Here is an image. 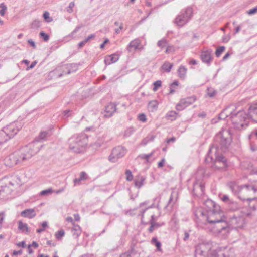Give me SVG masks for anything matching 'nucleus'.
I'll return each mask as SVG.
<instances>
[{"label": "nucleus", "instance_id": "nucleus-1", "mask_svg": "<svg viewBox=\"0 0 257 257\" xmlns=\"http://www.w3.org/2000/svg\"><path fill=\"white\" fill-rule=\"evenodd\" d=\"M237 116L240 117V121H244L248 116L255 122L257 123V104H254L250 106L248 110V115L243 111H240L237 114Z\"/></svg>", "mask_w": 257, "mask_h": 257}, {"label": "nucleus", "instance_id": "nucleus-2", "mask_svg": "<svg viewBox=\"0 0 257 257\" xmlns=\"http://www.w3.org/2000/svg\"><path fill=\"white\" fill-rule=\"evenodd\" d=\"M257 190L253 187H245L242 188L239 192L240 197L244 200H252L255 199L256 197L255 193Z\"/></svg>", "mask_w": 257, "mask_h": 257}, {"label": "nucleus", "instance_id": "nucleus-3", "mask_svg": "<svg viewBox=\"0 0 257 257\" xmlns=\"http://www.w3.org/2000/svg\"><path fill=\"white\" fill-rule=\"evenodd\" d=\"M222 214L220 212L211 211L209 212L207 220L209 223H215L222 221Z\"/></svg>", "mask_w": 257, "mask_h": 257}, {"label": "nucleus", "instance_id": "nucleus-4", "mask_svg": "<svg viewBox=\"0 0 257 257\" xmlns=\"http://www.w3.org/2000/svg\"><path fill=\"white\" fill-rule=\"evenodd\" d=\"M215 167L218 169L225 170L228 166L226 159L222 156H218L214 163Z\"/></svg>", "mask_w": 257, "mask_h": 257}, {"label": "nucleus", "instance_id": "nucleus-5", "mask_svg": "<svg viewBox=\"0 0 257 257\" xmlns=\"http://www.w3.org/2000/svg\"><path fill=\"white\" fill-rule=\"evenodd\" d=\"M10 139L13 137L18 132L19 128L15 123H11L3 128Z\"/></svg>", "mask_w": 257, "mask_h": 257}, {"label": "nucleus", "instance_id": "nucleus-6", "mask_svg": "<svg viewBox=\"0 0 257 257\" xmlns=\"http://www.w3.org/2000/svg\"><path fill=\"white\" fill-rule=\"evenodd\" d=\"M26 158L24 155L20 153H15L10 156V160L12 165L23 161Z\"/></svg>", "mask_w": 257, "mask_h": 257}, {"label": "nucleus", "instance_id": "nucleus-7", "mask_svg": "<svg viewBox=\"0 0 257 257\" xmlns=\"http://www.w3.org/2000/svg\"><path fill=\"white\" fill-rule=\"evenodd\" d=\"M18 228L22 233L28 234L30 233V228L28 225L24 223L22 220H19L18 222Z\"/></svg>", "mask_w": 257, "mask_h": 257}, {"label": "nucleus", "instance_id": "nucleus-8", "mask_svg": "<svg viewBox=\"0 0 257 257\" xmlns=\"http://www.w3.org/2000/svg\"><path fill=\"white\" fill-rule=\"evenodd\" d=\"M118 55L115 54L107 55L105 57L104 62L106 65H110L117 61Z\"/></svg>", "mask_w": 257, "mask_h": 257}, {"label": "nucleus", "instance_id": "nucleus-9", "mask_svg": "<svg viewBox=\"0 0 257 257\" xmlns=\"http://www.w3.org/2000/svg\"><path fill=\"white\" fill-rule=\"evenodd\" d=\"M22 216L29 219L35 217L36 215L35 211L33 209H26L21 213Z\"/></svg>", "mask_w": 257, "mask_h": 257}, {"label": "nucleus", "instance_id": "nucleus-10", "mask_svg": "<svg viewBox=\"0 0 257 257\" xmlns=\"http://www.w3.org/2000/svg\"><path fill=\"white\" fill-rule=\"evenodd\" d=\"M130 50L131 49H140L142 48L141 45V41L139 39H136L131 42L129 45Z\"/></svg>", "mask_w": 257, "mask_h": 257}, {"label": "nucleus", "instance_id": "nucleus-11", "mask_svg": "<svg viewBox=\"0 0 257 257\" xmlns=\"http://www.w3.org/2000/svg\"><path fill=\"white\" fill-rule=\"evenodd\" d=\"M125 153V150L121 147H117L115 148L113 151L112 155L114 157L120 158L122 157Z\"/></svg>", "mask_w": 257, "mask_h": 257}, {"label": "nucleus", "instance_id": "nucleus-12", "mask_svg": "<svg viewBox=\"0 0 257 257\" xmlns=\"http://www.w3.org/2000/svg\"><path fill=\"white\" fill-rule=\"evenodd\" d=\"M187 21V18H186L185 16L182 14L178 16L176 19V23L179 26L184 25Z\"/></svg>", "mask_w": 257, "mask_h": 257}, {"label": "nucleus", "instance_id": "nucleus-13", "mask_svg": "<svg viewBox=\"0 0 257 257\" xmlns=\"http://www.w3.org/2000/svg\"><path fill=\"white\" fill-rule=\"evenodd\" d=\"M201 59L202 61L206 63H209L211 60V52L209 51H204L202 53Z\"/></svg>", "mask_w": 257, "mask_h": 257}, {"label": "nucleus", "instance_id": "nucleus-14", "mask_svg": "<svg viewBox=\"0 0 257 257\" xmlns=\"http://www.w3.org/2000/svg\"><path fill=\"white\" fill-rule=\"evenodd\" d=\"M10 139V137L5 132L4 128L0 131V143H3Z\"/></svg>", "mask_w": 257, "mask_h": 257}, {"label": "nucleus", "instance_id": "nucleus-15", "mask_svg": "<svg viewBox=\"0 0 257 257\" xmlns=\"http://www.w3.org/2000/svg\"><path fill=\"white\" fill-rule=\"evenodd\" d=\"M173 67V64L166 62H165L161 67V69L164 72H169L171 71Z\"/></svg>", "mask_w": 257, "mask_h": 257}, {"label": "nucleus", "instance_id": "nucleus-16", "mask_svg": "<svg viewBox=\"0 0 257 257\" xmlns=\"http://www.w3.org/2000/svg\"><path fill=\"white\" fill-rule=\"evenodd\" d=\"M187 68H186L184 66H180L178 70V75L180 78H184L187 73Z\"/></svg>", "mask_w": 257, "mask_h": 257}, {"label": "nucleus", "instance_id": "nucleus-17", "mask_svg": "<svg viewBox=\"0 0 257 257\" xmlns=\"http://www.w3.org/2000/svg\"><path fill=\"white\" fill-rule=\"evenodd\" d=\"M177 113L176 112L174 111H169L166 115V117L168 119H170L171 120H175L176 118Z\"/></svg>", "mask_w": 257, "mask_h": 257}, {"label": "nucleus", "instance_id": "nucleus-18", "mask_svg": "<svg viewBox=\"0 0 257 257\" xmlns=\"http://www.w3.org/2000/svg\"><path fill=\"white\" fill-rule=\"evenodd\" d=\"M192 13H193L192 9L189 8H187L186 10L185 13H183L182 15H184L185 16V17L186 18H187V20H188L192 16Z\"/></svg>", "mask_w": 257, "mask_h": 257}, {"label": "nucleus", "instance_id": "nucleus-19", "mask_svg": "<svg viewBox=\"0 0 257 257\" xmlns=\"http://www.w3.org/2000/svg\"><path fill=\"white\" fill-rule=\"evenodd\" d=\"M179 83L177 81H174L170 85V94H173L175 91V87L178 86Z\"/></svg>", "mask_w": 257, "mask_h": 257}, {"label": "nucleus", "instance_id": "nucleus-20", "mask_svg": "<svg viewBox=\"0 0 257 257\" xmlns=\"http://www.w3.org/2000/svg\"><path fill=\"white\" fill-rule=\"evenodd\" d=\"M152 242L154 244L158 251H161V244L159 241H158L156 238H153L152 239Z\"/></svg>", "mask_w": 257, "mask_h": 257}, {"label": "nucleus", "instance_id": "nucleus-21", "mask_svg": "<svg viewBox=\"0 0 257 257\" xmlns=\"http://www.w3.org/2000/svg\"><path fill=\"white\" fill-rule=\"evenodd\" d=\"M187 99L188 101H186L185 100H182L181 101V104H185L187 103L188 104H191L193 102H194L196 100V97L195 96H192L191 97L188 98Z\"/></svg>", "mask_w": 257, "mask_h": 257}, {"label": "nucleus", "instance_id": "nucleus-22", "mask_svg": "<svg viewBox=\"0 0 257 257\" xmlns=\"http://www.w3.org/2000/svg\"><path fill=\"white\" fill-rule=\"evenodd\" d=\"M153 86H154V87H153V90L155 92L156 91L158 88H159L160 87H161L162 86V82L161 80H157L156 81H155L154 83H153Z\"/></svg>", "mask_w": 257, "mask_h": 257}, {"label": "nucleus", "instance_id": "nucleus-23", "mask_svg": "<svg viewBox=\"0 0 257 257\" xmlns=\"http://www.w3.org/2000/svg\"><path fill=\"white\" fill-rule=\"evenodd\" d=\"M43 18L45 21L47 22H51L52 21V19L50 17V14L48 12L45 11L43 14Z\"/></svg>", "mask_w": 257, "mask_h": 257}, {"label": "nucleus", "instance_id": "nucleus-24", "mask_svg": "<svg viewBox=\"0 0 257 257\" xmlns=\"http://www.w3.org/2000/svg\"><path fill=\"white\" fill-rule=\"evenodd\" d=\"M65 235V232L63 230H60L56 232L55 234V236L56 238L59 239H61Z\"/></svg>", "mask_w": 257, "mask_h": 257}, {"label": "nucleus", "instance_id": "nucleus-25", "mask_svg": "<svg viewBox=\"0 0 257 257\" xmlns=\"http://www.w3.org/2000/svg\"><path fill=\"white\" fill-rule=\"evenodd\" d=\"M42 228H39L37 230V233H41L42 231H45L46 228L48 227L47 223L46 222H43L41 224Z\"/></svg>", "mask_w": 257, "mask_h": 257}, {"label": "nucleus", "instance_id": "nucleus-26", "mask_svg": "<svg viewBox=\"0 0 257 257\" xmlns=\"http://www.w3.org/2000/svg\"><path fill=\"white\" fill-rule=\"evenodd\" d=\"M86 179H87V175H86V173L84 172H82L80 173V179H75L74 180V182H75V183H76L77 182H79L80 180H86Z\"/></svg>", "mask_w": 257, "mask_h": 257}, {"label": "nucleus", "instance_id": "nucleus-27", "mask_svg": "<svg viewBox=\"0 0 257 257\" xmlns=\"http://www.w3.org/2000/svg\"><path fill=\"white\" fill-rule=\"evenodd\" d=\"M225 47L224 46H220L218 47L215 52V54L217 57L220 56L221 53L224 51Z\"/></svg>", "mask_w": 257, "mask_h": 257}, {"label": "nucleus", "instance_id": "nucleus-28", "mask_svg": "<svg viewBox=\"0 0 257 257\" xmlns=\"http://www.w3.org/2000/svg\"><path fill=\"white\" fill-rule=\"evenodd\" d=\"M0 15L2 16H4L7 10V7L3 4L0 5Z\"/></svg>", "mask_w": 257, "mask_h": 257}, {"label": "nucleus", "instance_id": "nucleus-29", "mask_svg": "<svg viewBox=\"0 0 257 257\" xmlns=\"http://www.w3.org/2000/svg\"><path fill=\"white\" fill-rule=\"evenodd\" d=\"M125 174L126 176V180L128 181H131L133 179V176L132 174V172L130 170H126L125 172Z\"/></svg>", "mask_w": 257, "mask_h": 257}, {"label": "nucleus", "instance_id": "nucleus-30", "mask_svg": "<svg viewBox=\"0 0 257 257\" xmlns=\"http://www.w3.org/2000/svg\"><path fill=\"white\" fill-rule=\"evenodd\" d=\"M40 35L45 41H47L49 39V36L44 32H41Z\"/></svg>", "mask_w": 257, "mask_h": 257}, {"label": "nucleus", "instance_id": "nucleus-31", "mask_svg": "<svg viewBox=\"0 0 257 257\" xmlns=\"http://www.w3.org/2000/svg\"><path fill=\"white\" fill-rule=\"evenodd\" d=\"M209 257H224L223 253L221 251L218 252H213Z\"/></svg>", "mask_w": 257, "mask_h": 257}, {"label": "nucleus", "instance_id": "nucleus-32", "mask_svg": "<svg viewBox=\"0 0 257 257\" xmlns=\"http://www.w3.org/2000/svg\"><path fill=\"white\" fill-rule=\"evenodd\" d=\"M53 192H54V191L52 189H48L41 191L40 194L41 195H46L52 193Z\"/></svg>", "mask_w": 257, "mask_h": 257}, {"label": "nucleus", "instance_id": "nucleus-33", "mask_svg": "<svg viewBox=\"0 0 257 257\" xmlns=\"http://www.w3.org/2000/svg\"><path fill=\"white\" fill-rule=\"evenodd\" d=\"M158 45L159 47L163 48L166 46L167 42L165 40H162L158 42Z\"/></svg>", "mask_w": 257, "mask_h": 257}, {"label": "nucleus", "instance_id": "nucleus-34", "mask_svg": "<svg viewBox=\"0 0 257 257\" xmlns=\"http://www.w3.org/2000/svg\"><path fill=\"white\" fill-rule=\"evenodd\" d=\"M139 119L142 121L145 122L147 120L146 116L144 113L140 114L138 116Z\"/></svg>", "mask_w": 257, "mask_h": 257}, {"label": "nucleus", "instance_id": "nucleus-35", "mask_svg": "<svg viewBox=\"0 0 257 257\" xmlns=\"http://www.w3.org/2000/svg\"><path fill=\"white\" fill-rule=\"evenodd\" d=\"M73 230L76 231V234L77 236H79L81 234V230L80 227L79 226H75L73 228Z\"/></svg>", "mask_w": 257, "mask_h": 257}, {"label": "nucleus", "instance_id": "nucleus-36", "mask_svg": "<svg viewBox=\"0 0 257 257\" xmlns=\"http://www.w3.org/2000/svg\"><path fill=\"white\" fill-rule=\"evenodd\" d=\"M216 92L214 90L208 89L207 95L209 97H212L215 95Z\"/></svg>", "mask_w": 257, "mask_h": 257}, {"label": "nucleus", "instance_id": "nucleus-37", "mask_svg": "<svg viewBox=\"0 0 257 257\" xmlns=\"http://www.w3.org/2000/svg\"><path fill=\"white\" fill-rule=\"evenodd\" d=\"M47 136V133L46 132H41L39 135V138L41 139H44Z\"/></svg>", "mask_w": 257, "mask_h": 257}, {"label": "nucleus", "instance_id": "nucleus-38", "mask_svg": "<svg viewBox=\"0 0 257 257\" xmlns=\"http://www.w3.org/2000/svg\"><path fill=\"white\" fill-rule=\"evenodd\" d=\"M39 246L38 244L35 242L33 241L31 244L29 245L28 246V249L30 248L31 247H34V248H37Z\"/></svg>", "mask_w": 257, "mask_h": 257}, {"label": "nucleus", "instance_id": "nucleus-39", "mask_svg": "<svg viewBox=\"0 0 257 257\" xmlns=\"http://www.w3.org/2000/svg\"><path fill=\"white\" fill-rule=\"evenodd\" d=\"M5 214L4 213H0V228L1 227V225L4 220Z\"/></svg>", "mask_w": 257, "mask_h": 257}, {"label": "nucleus", "instance_id": "nucleus-40", "mask_svg": "<svg viewBox=\"0 0 257 257\" xmlns=\"http://www.w3.org/2000/svg\"><path fill=\"white\" fill-rule=\"evenodd\" d=\"M149 105L153 108H156L157 106V102L156 101H152L149 103Z\"/></svg>", "mask_w": 257, "mask_h": 257}, {"label": "nucleus", "instance_id": "nucleus-41", "mask_svg": "<svg viewBox=\"0 0 257 257\" xmlns=\"http://www.w3.org/2000/svg\"><path fill=\"white\" fill-rule=\"evenodd\" d=\"M257 12V8H254L253 9H250L248 12V14L249 15H252L255 13Z\"/></svg>", "mask_w": 257, "mask_h": 257}, {"label": "nucleus", "instance_id": "nucleus-42", "mask_svg": "<svg viewBox=\"0 0 257 257\" xmlns=\"http://www.w3.org/2000/svg\"><path fill=\"white\" fill-rule=\"evenodd\" d=\"M174 51V48L173 47L168 46L166 50V53H169L170 52Z\"/></svg>", "mask_w": 257, "mask_h": 257}, {"label": "nucleus", "instance_id": "nucleus-43", "mask_svg": "<svg viewBox=\"0 0 257 257\" xmlns=\"http://www.w3.org/2000/svg\"><path fill=\"white\" fill-rule=\"evenodd\" d=\"M221 199L224 202H227L229 200V197L227 195H223L221 197Z\"/></svg>", "mask_w": 257, "mask_h": 257}, {"label": "nucleus", "instance_id": "nucleus-44", "mask_svg": "<svg viewBox=\"0 0 257 257\" xmlns=\"http://www.w3.org/2000/svg\"><path fill=\"white\" fill-rule=\"evenodd\" d=\"M165 159H162L161 160V161H160L159 163H158V167H162L164 166V164H165Z\"/></svg>", "mask_w": 257, "mask_h": 257}, {"label": "nucleus", "instance_id": "nucleus-45", "mask_svg": "<svg viewBox=\"0 0 257 257\" xmlns=\"http://www.w3.org/2000/svg\"><path fill=\"white\" fill-rule=\"evenodd\" d=\"M17 246L18 247H22L24 248L26 247L25 242L24 241L20 242L17 244Z\"/></svg>", "mask_w": 257, "mask_h": 257}, {"label": "nucleus", "instance_id": "nucleus-46", "mask_svg": "<svg viewBox=\"0 0 257 257\" xmlns=\"http://www.w3.org/2000/svg\"><path fill=\"white\" fill-rule=\"evenodd\" d=\"M108 42H109L108 39H106V40L104 41V42H103V43L100 45V48H101V49H103V48H104V47H105V44H107V43H108Z\"/></svg>", "mask_w": 257, "mask_h": 257}, {"label": "nucleus", "instance_id": "nucleus-47", "mask_svg": "<svg viewBox=\"0 0 257 257\" xmlns=\"http://www.w3.org/2000/svg\"><path fill=\"white\" fill-rule=\"evenodd\" d=\"M22 250H19V251H14L13 252V255H19V254H22Z\"/></svg>", "mask_w": 257, "mask_h": 257}, {"label": "nucleus", "instance_id": "nucleus-48", "mask_svg": "<svg viewBox=\"0 0 257 257\" xmlns=\"http://www.w3.org/2000/svg\"><path fill=\"white\" fill-rule=\"evenodd\" d=\"M95 37V35L94 34H91L89 35L86 39H85L86 41L88 42L89 40L93 39Z\"/></svg>", "mask_w": 257, "mask_h": 257}, {"label": "nucleus", "instance_id": "nucleus-49", "mask_svg": "<svg viewBox=\"0 0 257 257\" xmlns=\"http://www.w3.org/2000/svg\"><path fill=\"white\" fill-rule=\"evenodd\" d=\"M28 42L33 47H35V44L33 41H32V40H29Z\"/></svg>", "mask_w": 257, "mask_h": 257}, {"label": "nucleus", "instance_id": "nucleus-50", "mask_svg": "<svg viewBox=\"0 0 257 257\" xmlns=\"http://www.w3.org/2000/svg\"><path fill=\"white\" fill-rule=\"evenodd\" d=\"M189 64L191 65H195L197 64V61L195 60L192 59L189 61Z\"/></svg>", "mask_w": 257, "mask_h": 257}, {"label": "nucleus", "instance_id": "nucleus-51", "mask_svg": "<svg viewBox=\"0 0 257 257\" xmlns=\"http://www.w3.org/2000/svg\"><path fill=\"white\" fill-rule=\"evenodd\" d=\"M86 42L87 41H86L85 39L83 41L80 42L79 43V47H82V46H83Z\"/></svg>", "mask_w": 257, "mask_h": 257}, {"label": "nucleus", "instance_id": "nucleus-52", "mask_svg": "<svg viewBox=\"0 0 257 257\" xmlns=\"http://www.w3.org/2000/svg\"><path fill=\"white\" fill-rule=\"evenodd\" d=\"M135 185L136 186L138 187H140L141 186V185H142V181L140 182H138V181H136L135 182Z\"/></svg>", "mask_w": 257, "mask_h": 257}, {"label": "nucleus", "instance_id": "nucleus-53", "mask_svg": "<svg viewBox=\"0 0 257 257\" xmlns=\"http://www.w3.org/2000/svg\"><path fill=\"white\" fill-rule=\"evenodd\" d=\"M154 229V225H152L151 226V227H150V228L149 229V230L150 232H152L153 231Z\"/></svg>", "mask_w": 257, "mask_h": 257}, {"label": "nucleus", "instance_id": "nucleus-54", "mask_svg": "<svg viewBox=\"0 0 257 257\" xmlns=\"http://www.w3.org/2000/svg\"><path fill=\"white\" fill-rule=\"evenodd\" d=\"M37 257H49L48 255H45L44 254L41 253L39 254L37 256Z\"/></svg>", "mask_w": 257, "mask_h": 257}, {"label": "nucleus", "instance_id": "nucleus-55", "mask_svg": "<svg viewBox=\"0 0 257 257\" xmlns=\"http://www.w3.org/2000/svg\"><path fill=\"white\" fill-rule=\"evenodd\" d=\"M175 140V138H170V139H169L168 140H167V143H169V142H173Z\"/></svg>", "mask_w": 257, "mask_h": 257}, {"label": "nucleus", "instance_id": "nucleus-56", "mask_svg": "<svg viewBox=\"0 0 257 257\" xmlns=\"http://www.w3.org/2000/svg\"><path fill=\"white\" fill-rule=\"evenodd\" d=\"M66 220H67V221H68V222H72V221H73V219H72V217H67V218H66Z\"/></svg>", "mask_w": 257, "mask_h": 257}, {"label": "nucleus", "instance_id": "nucleus-57", "mask_svg": "<svg viewBox=\"0 0 257 257\" xmlns=\"http://www.w3.org/2000/svg\"><path fill=\"white\" fill-rule=\"evenodd\" d=\"M253 134L257 138V129L253 132Z\"/></svg>", "mask_w": 257, "mask_h": 257}, {"label": "nucleus", "instance_id": "nucleus-58", "mask_svg": "<svg viewBox=\"0 0 257 257\" xmlns=\"http://www.w3.org/2000/svg\"><path fill=\"white\" fill-rule=\"evenodd\" d=\"M229 56V54L228 53H227L224 57H223V59L225 60L226 59H227Z\"/></svg>", "mask_w": 257, "mask_h": 257}, {"label": "nucleus", "instance_id": "nucleus-59", "mask_svg": "<svg viewBox=\"0 0 257 257\" xmlns=\"http://www.w3.org/2000/svg\"><path fill=\"white\" fill-rule=\"evenodd\" d=\"M109 107H111L112 109H114L113 106L112 105H108V106L106 107V109H108V108H109Z\"/></svg>", "mask_w": 257, "mask_h": 257}, {"label": "nucleus", "instance_id": "nucleus-60", "mask_svg": "<svg viewBox=\"0 0 257 257\" xmlns=\"http://www.w3.org/2000/svg\"><path fill=\"white\" fill-rule=\"evenodd\" d=\"M185 239H187L189 237V234L188 233H185Z\"/></svg>", "mask_w": 257, "mask_h": 257}, {"label": "nucleus", "instance_id": "nucleus-61", "mask_svg": "<svg viewBox=\"0 0 257 257\" xmlns=\"http://www.w3.org/2000/svg\"><path fill=\"white\" fill-rule=\"evenodd\" d=\"M75 219L76 220H79V217L78 215L75 216Z\"/></svg>", "mask_w": 257, "mask_h": 257}, {"label": "nucleus", "instance_id": "nucleus-62", "mask_svg": "<svg viewBox=\"0 0 257 257\" xmlns=\"http://www.w3.org/2000/svg\"><path fill=\"white\" fill-rule=\"evenodd\" d=\"M180 106V104H178L176 106V108H177V109L179 110V107Z\"/></svg>", "mask_w": 257, "mask_h": 257}, {"label": "nucleus", "instance_id": "nucleus-63", "mask_svg": "<svg viewBox=\"0 0 257 257\" xmlns=\"http://www.w3.org/2000/svg\"><path fill=\"white\" fill-rule=\"evenodd\" d=\"M3 24V21L0 19V24L2 25Z\"/></svg>", "mask_w": 257, "mask_h": 257}, {"label": "nucleus", "instance_id": "nucleus-64", "mask_svg": "<svg viewBox=\"0 0 257 257\" xmlns=\"http://www.w3.org/2000/svg\"><path fill=\"white\" fill-rule=\"evenodd\" d=\"M29 253H31L32 252V251L30 249V248L29 249Z\"/></svg>", "mask_w": 257, "mask_h": 257}]
</instances>
